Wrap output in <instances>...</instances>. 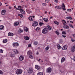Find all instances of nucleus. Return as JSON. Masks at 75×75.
Wrapping results in <instances>:
<instances>
[{"instance_id": "obj_9", "label": "nucleus", "mask_w": 75, "mask_h": 75, "mask_svg": "<svg viewBox=\"0 0 75 75\" xmlns=\"http://www.w3.org/2000/svg\"><path fill=\"white\" fill-rule=\"evenodd\" d=\"M6 10H3L1 12V14L2 15H4L6 14Z\"/></svg>"}, {"instance_id": "obj_5", "label": "nucleus", "mask_w": 75, "mask_h": 75, "mask_svg": "<svg viewBox=\"0 0 75 75\" xmlns=\"http://www.w3.org/2000/svg\"><path fill=\"white\" fill-rule=\"evenodd\" d=\"M46 71L47 73H50L52 71V69L51 67H49L46 70Z\"/></svg>"}, {"instance_id": "obj_47", "label": "nucleus", "mask_w": 75, "mask_h": 75, "mask_svg": "<svg viewBox=\"0 0 75 75\" xmlns=\"http://www.w3.org/2000/svg\"><path fill=\"white\" fill-rule=\"evenodd\" d=\"M45 2H46V3H48L49 1H50V0H45Z\"/></svg>"}, {"instance_id": "obj_54", "label": "nucleus", "mask_w": 75, "mask_h": 75, "mask_svg": "<svg viewBox=\"0 0 75 75\" xmlns=\"http://www.w3.org/2000/svg\"><path fill=\"white\" fill-rule=\"evenodd\" d=\"M73 60L75 61V57L73 58Z\"/></svg>"}, {"instance_id": "obj_42", "label": "nucleus", "mask_w": 75, "mask_h": 75, "mask_svg": "<svg viewBox=\"0 0 75 75\" xmlns=\"http://www.w3.org/2000/svg\"><path fill=\"white\" fill-rule=\"evenodd\" d=\"M0 52L1 53H3V50L2 49H0Z\"/></svg>"}, {"instance_id": "obj_17", "label": "nucleus", "mask_w": 75, "mask_h": 75, "mask_svg": "<svg viewBox=\"0 0 75 75\" xmlns=\"http://www.w3.org/2000/svg\"><path fill=\"white\" fill-rule=\"evenodd\" d=\"M65 61V58L64 57H62V59L61 61V62L62 63Z\"/></svg>"}, {"instance_id": "obj_41", "label": "nucleus", "mask_w": 75, "mask_h": 75, "mask_svg": "<svg viewBox=\"0 0 75 75\" xmlns=\"http://www.w3.org/2000/svg\"><path fill=\"white\" fill-rule=\"evenodd\" d=\"M62 34H63L65 35L66 34V32H65V31H63L62 32Z\"/></svg>"}, {"instance_id": "obj_52", "label": "nucleus", "mask_w": 75, "mask_h": 75, "mask_svg": "<svg viewBox=\"0 0 75 75\" xmlns=\"http://www.w3.org/2000/svg\"><path fill=\"white\" fill-rule=\"evenodd\" d=\"M55 2H56V3H57L58 2V0H54Z\"/></svg>"}, {"instance_id": "obj_35", "label": "nucleus", "mask_w": 75, "mask_h": 75, "mask_svg": "<svg viewBox=\"0 0 75 75\" xmlns=\"http://www.w3.org/2000/svg\"><path fill=\"white\" fill-rule=\"evenodd\" d=\"M47 27L49 28V30H51V27H50L49 25L47 26Z\"/></svg>"}, {"instance_id": "obj_61", "label": "nucleus", "mask_w": 75, "mask_h": 75, "mask_svg": "<svg viewBox=\"0 0 75 75\" xmlns=\"http://www.w3.org/2000/svg\"><path fill=\"white\" fill-rule=\"evenodd\" d=\"M14 7L15 8H16V7H16V6H14Z\"/></svg>"}, {"instance_id": "obj_60", "label": "nucleus", "mask_w": 75, "mask_h": 75, "mask_svg": "<svg viewBox=\"0 0 75 75\" xmlns=\"http://www.w3.org/2000/svg\"><path fill=\"white\" fill-rule=\"evenodd\" d=\"M69 11L70 12H71V9H69Z\"/></svg>"}, {"instance_id": "obj_43", "label": "nucleus", "mask_w": 75, "mask_h": 75, "mask_svg": "<svg viewBox=\"0 0 75 75\" xmlns=\"http://www.w3.org/2000/svg\"><path fill=\"white\" fill-rule=\"evenodd\" d=\"M11 57H14V54H11Z\"/></svg>"}, {"instance_id": "obj_50", "label": "nucleus", "mask_w": 75, "mask_h": 75, "mask_svg": "<svg viewBox=\"0 0 75 75\" xmlns=\"http://www.w3.org/2000/svg\"><path fill=\"white\" fill-rule=\"evenodd\" d=\"M72 35H73V37H75V34H73Z\"/></svg>"}, {"instance_id": "obj_56", "label": "nucleus", "mask_w": 75, "mask_h": 75, "mask_svg": "<svg viewBox=\"0 0 75 75\" xmlns=\"http://www.w3.org/2000/svg\"><path fill=\"white\" fill-rule=\"evenodd\" d=\"M2 5V4H1V2H0V6H1Z\"/></svg>"}, {"instance_id": "obj_8", "label": "nucleus", "mask_w": 75, "mask_h": 75, "mask_svg": "<svg viewBox=\"0 0 75 75\" xmlns=\"http://www.w3.org/2000/svg\"><path fill=\"white\" fill-rule=\"evenodd\" d=\"M67 48H68V46L67 45H64L62 48V50H67Z\"/></svg>"}, {"instance_id": "obj_31", "label": "nucleus", "mask_w": 75, "mask_h": 75, "mask_svg": "<svg viewBox=\"0 0 75 75\" xmlns=\"http://www.w3.org/2000/svg\"><path fill=\"white\" fill-rule=\"evenodd\" d=\"M40 30V28L39 27H37L36 29V30L37 31H39Z\"/></svg>"}, {"instance_id": "obj_26", "label": "nucleus", "mask_w": 75, "mask_h": 75, "mask_svg": "<svg viewBox=\"0 0 75 75\" xmlns=\"http://www.w3.org/2000/svg\"><path fill=\"white\" fill-rule=\"evenodd\" d=\"M13 51L14 52L15 54H18V51L17 50H13Z\"/></svg>"}, {"instance_id": "obj_36", "label": "nucleus", "mask_w": 75, "mask_h": 75, "mask_svg": "<svg viewBox=\"0 0 75 75\" xmlns=\"http://www.w3.org/2000/svg\"><path fill=\"white\" fill-rule=\"evenodd\" d=\"M69 25L70 27H71L72 28H74V27H73V26L71 24H69Z\"/></svg>"}, {"instance_id": "obj_11", "label": "nucleus", "mask_w": 75, "mask_h": 75, "mask_svg": "<svg viewBox=\"0 0 75 75\" xmlns=\"http://www.w3.org/2000/svg\"><path fill=\"white\" fill-rule=\"evenodd\" d=\"M75 46H73L72 48L71 49V52H75Z\"/></svg>"}, {"instance_id": "obj_32", "label": "nucleus", "mask_w": 75, "mask_h": 75, "mask_svg": "<svg viewBox=\"0 0 75 75\" xmlns=\"http://www.w3.org/2000/svg\"><path fill=\"white\" fill-rule=\"evenodd\" d=\"M18 16H20V17H21V18H22V17H23V15L21 14H18Z\"/></svg>"}, {"instance_id": "obj_46", "label": "nucleus", "mask_w": 75, "mask_h": 75, "mask_svg": "<svg viewBox=\"0 0 75 75\" xmlns=\"http://www.w3.org/2000/svg\"><path fill=\"white\" fill-rule=\"evenodd\" d=\"M42 24H44V23L41 22H40L39 23V25H42Z\"/></svg>"}, {"instance_id": "obj_23", "label": "nucleus", "mask_w": 75, "mask_h": 75, "mask_svg": "<svg viewBox=\"0 0 75 75\" xmlns=\"http://www.w3.org/2000/svg\"><path fill=\"white\" fill-rule=\"evenodd\" d=\"M63 28H66V29H67H67H69V27L67 25H66V26L64 25L63 26Z\"/></svg>"}, {"instance_id": "obj_34", "label": "nucleus", "mask_w": 75, "mask_h": 75, "mask_svg": "<svg viewBox=\"0 0 75 75\" xmlns=\"http://www.w3.org/2000/svg\"><path fill=\"white\" fill-rule=\"evenodd\" d=\"M23 30L21 29H20L19 30V33H23Z\"/></svg>"}, {"instance_id": "obj_57", "label": "nucleus", "mask_w": 75, "mask_h": 75, "mask_svg": "<svg viewBox=\"0 0 75 75\" xmlns=\"http://www.w3.org/2000/svg\"><path fill=\"white\" fill-rule=\"evenodd\" d=\"M38 54H39V53H38V52H37L36 53V55H38Z\"/></svg>"}, {"instance_id": "obj_27", "label": "nucleus", "mask_w": 75, "mask_h": 75, "mask_svg": "<svg viewBox=\"0 0 75 75\" xmlns=\"http://www.w3.org/2000/svg\"><path fill=\"white\" fill-rule=\"evenodd\" d=\"M27 13L28 14H30V13H31V11L30 10V9H28L27 11Z\"/></svg>"}, {"instance_id": "obj_40", "label": "nucleus", "mask_w": 75, "mask_h": 75, "mask_svg": "<svg viewBox=\"0 0 75 75\" xmlns=\"http://www.w3.org/2000/svg\"><path fill=\"white\" fill-rule=\"evenodd\" d=\"M34 44L35 45H37V44H38V42H35L34 43Z\"/></svg>"}, {"instance_id": "obj_45", "label": "nucleus", "mask_w": 75, "mask_h": 75, "mask_svg": "<svg viewBox=\"0 0 75 75\" xmlns=\"http://www.w3.org/2000/svg\"><path fill=\"white\" fill-rule=\"evenodd\" d=\"M29 57L30 58H33V56L31 55H30L29 56Z\"/></svg>"}, {"instance_id": "obj_29", "label": "nucleus", "mask_w": 75, "mask_h": 75, "mask_svg": "<svg viewBox=\"0 0 75 75\" xmlns=\"http://www.w3.org/2000/svg\"><path fill=\"white\" fill-rule=\"evenodd\" d=\"M38 75H43V73L42 72H40L37 74Z\"/></svg>"}, {"instance_id": "obj_10", "label": "nucleus", "mask_w": 75, "mask_h": 75, "mask_svg": "<svg viewBox=\"0 0 75 75\" xmlns=\"http://www.w3.org/2000/svg\"><path fill=\"white\" fill-rule=\"evenodd\" d=\"M62 7L63 10H66V9H65V6L64 4H63L62 5Z\"/></svg>"}, {"instance_id": "obj_33", "label": "nucleus", "mask_w": 75, "mask_h": 75, "mask_svg": "<svg viewBox=\"0 0 75 75\" xmlns=\"http://www.w3.org/2000/svg\"><path fill=\"white\" fill-rule=\"evenodd\" d=\"M66 18L67 19H69V20H72V19L71 17H67Z\"/></svg>"}, {"instance_id": "obj_1", "label": "nucleus", "mask_w": 75, "mask_h": 75, "mask_svg": "<svg viewBox=\"0 0 75 75\" xmlns=\"http://www.w3.org/2000/svg\"><path fill=\"white\" fill-rule=\"evenodd\" d=\"M23 72V70L21 69H18L16 71V73L17 75H20L21 74V73Z\"/></svg>"}, {"instance_id": "obj_28", "label": "nucleus", "mask_w": 75, "mask_h": 75, "mask_svg": "<svg viewBox=\"0 0 75 75\" xmlns=\"http://www.w3.org/2000/svg\"><path fill=\"white\" fill-rule=\"evenodd\" d=\"M28 19L30 21H33V20L32 19V18L31 16H30L29 17Z\"/></svg>"}, {"instance_id": "obj_13", "label": "nucleus", "mask_w": 75, "mask_h": 75, "mask_svg": "<svg viewBox=\"0 0 75 75\" xmlns=\"http://www.w3.org/2000/svg\"><path fill=\"white\" fill-rule=\"evenodd\" d=\"M20 12L21 14H25V11L23 9H20Z\"/></svg>"}, {"instance_id": "obj_2", "label": "nucleus", "mask_w": 75, "mask_h": 75, "mask_svg": "<svg viewBox=\"0 0 75 75\" xmlns=\"http://www.w3.org/2000/svg\"><path fill=\"white\" fill-rule=\"evenodd\" d=\"M19 45L18 42H13V46L15 48H17Z\"/></svg>"}, {"instance_id": "obj_64", "label": "nucleus", "mask_w": 75, "mask_h": 75, "mask_svg": "<svg viewBox=\"0 0 75 75\" xmlns=\"http://www.w3.org/2000/svg\"><path fill=\"white\" fill-rule=\"evenodd\" d=\"M67 11H69V9H67Z\"/></svg>"}, {"instance_id": "obj_15", "label": "nucleus", "mask_w": 75, "mask_h": 75, "mask_svg": "<svg viewBox=\"0 0 75 75\" xmlns=\"http://www.w3.org/2000/svg\"><path fill=\"white\" fill-rule=\"evenodd\" d=\"M35 68L36 69H40V66H39L38 65H36L35 66Z\"/></svg>"}, {"instance_id": "obj_48", "label": "nucleus", "mask_w": 75, "mask_h": 75, "mask_svg": "<svg viewBox=\"0 0 75 75\" xmlns=\"http://www.w3.org/2000/svg\"><path fill=\"white\" fill-rule=\"evenodd\" d=\"M55 33L56 34H57V35H59V32H58L57 31H56Z\"/></svg>"}, {"instance_id": "obj_4", "label": "nucleus", "mask_w": 75, "mask_h": 75, "mask_svg": "<svg viewBox=\"0 0 75 75\" xmlns=\"http://www.w3.org/2000/svg\"><path fill=\"white\" fill-rule=\"evenodd\" d=\"M48 29L47 28H46L44 29L42 31V33L43 34H46L47 32H48Z\"/></svg>"}, {"instance_id": "obj_3", "label": "nucleus", "mask_w": 75, "mask_h": 75, "mask_svg": "<svg viewBox=\"0 0 75 75\" xmlns=\"http://www.w3.org/2000/svg\"><path fill=\"white\" fill-rule=\"evenodd\" d=\"M27 71L29 74H32L34 72L33 69L32 68H30L29 69L27 70Z\"/></svg>"}, {"instance_id": "obj_7", "label": "nucleus", "mask_w": 75, "mask_h": 75, "mask_svg": "<svg viewBox=\"0 0 75 75\" xmlns=\"http://www.w3.org/2000/svg\"><path fill=\"white\" fill-rule=\"evenodd\" d=\"M32 54V53L30 50H29L27 52V54L28 55H31Z\"/></svg>"}, {"instance_id": "obj_25", "label": "nucleus", "mask_w": 75, "mask_h": 75, "mask_svg": "<svg viewBox=\"0 0 75 75\" xmlns=\"http://www.w3.org/2000/svg\"><path fill=\"white\" fill-rule=\"evenodd\" d=\"M55 7L58 9H61V7L58 6H55Z\"/></svg>"}, {"instance_id": "obj_24", "label": "nucleus", "mask_w": 75, "mask_h": 75, "mask_svg": "<svg viewBox=\"0 0 75 75\" xmlns=\"http://www.w3.org/2000/svg\"><path fill=\"white\" fill-rule=\"evenodd\" d=\"M24 30L25 31L27 32L28 30V28H27L26 27H25L24 29Z\"/></svg>"}, {"instance_id": "obj_44", "label": "nucleus", "mask_w": 75, "mask_h": 75, "mask_svg": "<svg viewBox=\"0 0 75 75\" xmlns=\"http://www.w3.org/2000/svg\"><path fill=\"white\" fill-rule=\"evenodd\" d=\"M3 74V72L1 70H0V74Z\"/></svg>"}, {"instance_id": "obj_63", "label": "nucleus", "mask_w": 75, "mask_h": 75, "mask_svg": "<svg viewBox=\"0 0 75 75\" xmlns=\"http://www.w3.org/2000/svg\"><path fill=\"white\" fill-rule=\"evenodd\" d=\"M33 18H34V17H35V16H33Z\"/></svg>"}, {"instance_id": "obj_37", "label": "nucleus", "mask_w": 75, "mask_h": 75, "mask_svg": "<svg viewBox=\"0 0 75 75\" xmlns=\"http://www.w3.org/2000/svg\"><path fill=\"white\" fill-rule=\"evenodd\" d=\"M49 48H50V47L48 46H47L45 49V50H46L47 51H48V50L49 49Z\"/></svg>"}, {"instance_id": "obj_51", "label": "nucleus", "mask_w": 75, "mask_h": 75, "mask_svg": "<svg viewBox=\"0 0 75 75\" xmlns=\"http://www.w3.org/2000/svg\"><path fill=\"white\" fill-rule=\"evenodd\" d=\"M62 37H64V38H65V37H66V36H65L64 35H62Z\"/></svg>"}, {"instance_id": "obj_58", "label": "nucleus", "mask_w": 75, "mask_h": 75, "mask_svg": "<svg viewBox=\"0 0 75 75\" xmlns=\"http://www.w3.org/2000/svg\"><path fill=\"white\" fill-rule=\"evenodd\" d=\"M21 7V6H18V8H20Z\"/></svg>"}, {"instance_id": "obj_6", "label": "nucleus", "mask_w": 75, "mask_h": 75, "mask_svg": "<svg viewBox=\"0 0 75 75\" xmlns=\"http://www.w3.org/2000/svg\"><path fill=\"white\" fill-rule=\"evenodd\" d=\"M33 24L32 25V26H34V27H36L37 25H38V22L34 21L33 23Z\"/></svg>"}, {"instance_id": "obj_20", "label": "nucleus", "mask_w": 75, "mask_h": 75, "mask_svg": "<svg viewBox=\"0 0 75 75\" xmlns=\"http://www.w3.org/2000/svg\"><path fill=\"white\" fill-rule=\"evenodd\" d=\"M19 24V22H16L14 24V25L15 26H17V25H18Z\"/></svg>"}, {"instance_id": "obj_22", "label": "nucleus", "mask_w": 75, "mask_h": 75, "mask_svg": "<svg viewBox=\"0 0 75 75\" xmlns=\"http://www.w3.org/2000/svg\"><path fill=\"white\" fill-rule=\"evenodd\" d=\"M4 28V26L2 25L0 26V30H3Z\"/></svg>"}, {"instance_id": "obj_16", "label": "nucleus", "mask_w": 75, "mask_h": 75, "mask_svg": "<svg viewBox=\"0 0 75 75\" xmlns=\"http://www.w3.org/2000/svg\"><path fill=\"white\" fill-rule=\"evenodd\" d=\"M24 38L25 40H29V37L27 36H24Z\"/></svg>"}, {"instance_id": "obj_21", "label": "nucleus", "mask_w": 75, "mask_h": 75, "mask_svg": "<svg viewBox=\"0 0 75 75\" xmlns=\"http://www.w3.org/2000/svg\"><path fill=\"white\" fill-rule=\"evenodd\" d=\"M43 20H44V21H45V22H46V23H47L48 20V18L45 19V18H43Z\"/></svg>"}, {"instance_id": "obj_38", "label": "nucleus", "mask_w": 75, "mask_h": 75, "mask_svg": "<svg viewBox=\"0 0 75 75\" xmlns=\"http://www.w3.org/2000/svg\"><path fill=\"white\" fill-rule=\"evenodd\" d=\"M54 23L56 24H57V25H58V24H59V23H58V22H57L56 21H54Z\"/></svg>"}, {"instance_id": "obj_30", "label": "nucleus", "mask_w": 75, "mask_h": 75, "mask_svg": "<svg viewBox=\"0 0 75 75\" xmlns=\"http://www.w3.org/2000/svg\"><path fill=\"white\" fill-rule=\"evenodd\" d=\"M63 24H64V25H67V22H66V21H65V20H63Z\"/></svg>"}, {"instance_id": "obj_49", "label": "nucleus", "mask_w": 75, "mask_h": 75, "mask_svg": "<svg viewBox=\"0 0 75 75\" xmlns=\"http://www.w3.org/2000/svg\"><path fill=\"white\" fill-rule=\"evenodd\" d=\"M31 47V44H30L28 45V47Z\"/></svg>"}, {"instance_id": "obj_14", "label": "nucleus", "mask_w": 75, "mask_h": 75, "mask_svg": "<svg viewBox=\"0 0 75 75\" xmlns=\"http://www.w3.org/2000/svg\"><path fill=\"white\" fill-rule=\"evenodd\" d=\"M14 35V34L13 33H9L8 34V36H13Z\"/></svg>"}, {"instance_id": "obj_39", "label": "nucleus", "mask_w": 75, "mask_h": 75, "mask_svg": "<svg viewBox=\"0 0 75 75\" xmlns=\"http://www.w3.org/2000/svg\"><path fill=\"white\" fill-rule=\"evenodd\" d=\"M42 5L43 6H47V4H45V3H43L42 4Z\"/></svg>"}, {"instance_id": "obj_62", "label": "nucleus", "mask_w": 75, "mask_h": 75, "mask_svg": "<svg viewBox=\"0 0 75 75\" xmlns=\"http://www.w3.org/2000/svg\"><path fill=\"white\" fill-rule=\"evenodd\" d=\"M47 12L45 11V14H47Z\"/></svg>"}, {"instance_id": "obj_53", "label": "nucleus", "mask_w": 75, "mask_h": 75, "mask_svg": "<svg viewBox=\"0 0 75 75\" xmlns=\"http://www.w3.org/2000/svg\"><path fill=\"white\" fill-rule=\"evenodd\" d=\"M71 41H72V42H74V41H75V40H74L73 39H71Z\"/></svg>"}, {"instance_id": "obj_55", "label": "nucleus", "mask_w": 75, "mask_h": 75, "mask_svg": "<svg viewBox=\"0 0 75 75\" xmlns=\"http://www.w3.org/2000/svg\"><path fill=\"white\" fill-rule=\"evenodd\" d=\"M16 10H20V9L18 8H16Z\"/></svg>"}, {"instance_id": "obj_59", "label": "nucleus", "mask_w": 75, "mask_h": 75, "mask_svg": "<svg viewBox=\"0 0 75 75\" xmlns=\"http://www.w3.org/2000/svg\"><path fill=\"white\" fill-rule=\"evenodd\" d=\"M52 18H53V17H52V16L50 17V19H51Z\"/></svg>"}, {"instance_id": "obj_12", "label": "nucleus", "mask_w": 75, "mask_h": 75, "mask_svg": "<svg viewBox=\"0 0 75 75\" xmlns=\"http://www.w3.org/2000/svg\"><path fill=\"white\" fill-rule=\"evenodd\" d=\"M19 59L20 61H22L24 59V57L23 56H20L19 57Z\"/></svg>"}, {"instance_id": "obj_19", "label": "nucleus", "mask_w": 75, "mask_h": 75, "mask_svg": "<svg viewBox=\"0 0 75 75\" xmlns=\"http://www.w3.org/2000/svg\"><path fill=\"white\" fill-rule=\"evenodd\" d=\"M7 42V39H5L3 40V42L4 43H6V42Z\"/></svg>"}, {"instance_id": "obj_18", "label": "nucleus", "mask_w": 75, "mask_h": 75, "mask_svg": "<svg viewBox=\"0 0 75 75\" xmlns=\"http://www.w3.org/2000/svg\"><path fill=\"white\" fill-rule=\"evenodd\" d=\"M57 46L58 49H61V46L59 45V44H57Z\"/></svg>"}]
</instances>
